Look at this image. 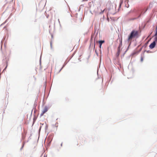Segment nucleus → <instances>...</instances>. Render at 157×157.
I'll return each instance as SVG.
<instances>
[{"label":"nucleus","mask_w":157,"mask_h":157,"mask_svg":"<svg viewBox=\"0 0 157 157\" xmlns=\"http://www.w3.org/2000/svg\"><path fill=\"white\" fill-rule=\"evenodd\" d=\"M138 31L133 30L128 36L127 40L129 42L131 43L133 38L138 37Z\"/></svg>","instance_id":"nucleus-1"},{"label":"nucleus","mask_w":157,"mask_h":157,"mask_svg":"<svg viewBox=\"0 0 157 157\" xmlns=\"http://www.w3.org/2000/svg\"><path fill=\"white\" fill-rule=\"evenodd\" d=\"M48 109V108L47 107L45 106L43 110L42 111V113L40 114V116H42L43 114L46 112Z\"/></svg>","instance_id":"nucleus-2"},{"label":"nucleus","mask_w":157,"mask_h":157,"mask_svg":"<svg viewBox=\"0 0 157 157\" xmlns=\"http://www.w3.org/2000/svg\"><path fill=\"white\" fill-rule=\"evenodd\" d=\"M156 45V43L155 41L153 42L152 43H151L150 45H149V48L151 49H152L154 48Z\"/></svg>","instance_id":"nucleus-3"},{"label":"nucleus","mask_w":157,"mask_h":157,"mask_svg":"<svg viewBox=\"0 0 157 157\" xmlns=\"http://www.w3.org/2000/svg\"><path fill=\"white\" fill-rule=\"evenodd\" d=\"M121 51V49L118 48L117 52L116 54V56L117 57L119 56Z\"/></svg>","instance_id":"nucleus-4"},{"label":"nucleus","mask_w":157,"mask_h":157,"mask_svg":"<svg viewBox=\"0 0 157 157\" xmlns=\"http://www.w3.org/2000/svg\"><path fill=\"white\" fill-rule=\"evenodd\" d=\"M105 41L104 40H100L99 41V47L100 48H101V45L102 43H104Z\"/></svg>","instance_id":"nucleus-5"},{"label":"nucleus","mask_w":157,"mask_h":157,"mask_svg":"<svg viewBox=\"0 0 157 157\" xmlns=\"http://www.w3.org/2000/svg\"><path fill=\"white\" fill-rule=\"evenodd\" d=\"M156 33L155 35V41L157 40V28H156Z\"/></svg>","instance_id":"nucleus-6"},{"label":"nucleus","mask_w":157,"mask_h":157,"mask_svg":"<svg viewBox=\"0 0 157 157\" xmlns=\"http://www.w3.org/2000/svg\"><path fill=\"white\" fill-rule=\"evenodd\" d=\"M121 46H122V40H120V43L119 44V46H118V48L121 49Z\"/></svg>","instance_id":"nucleus-7"},{"label":"nucleus","mask_w":157,"mask_h":157,"mask_svg":"<svg viewBox=\"0 0 157 157\" xmlns=\"http://www.w3.org/2000/svg\"><path fill=\"white\" fill-rule=\"evenodd\" d=\"M143 60V57H141V62H142Z\"/></svg>","instance_id":"nucleus-8"},{"label":"nucleus","mask_w":157,"mask_h":157,"mask_svg":"<svg viewBox=\"0 0 157 157\" xmlns=\"http://www.w3.org/2000/svg\"><path fill=\"white\" fill-rule=\"evenodd\" d=\"M50 45H51V47L52 48V41H51V42H50Z\"/></svg>","instance_id":"nucleus-9"},{"label":"nucleus","mask_w":157,"mask_h":157,"mask_svg":"<svg viewBox=\"0 0 157 157\" xmlns=\"http://www.w3.org/2000/svg\"><path fill=\"white\" fill-rule=\"evenodd\" d=\"M105 10V9L104 10H103V11H102V13H103L104 12Z\"/></svg>","instance_id":"nucleus-10"},{"label":"nucleus","mask_w":157,"mask_h":157,"mask_svg":"<svg viewBox=\"0 0 157 157\" xmlns=\"http://www.w3.org/2000/svg\"><path fill=\"white\" fill-rule=\"evenodd\" d=\"M62 144H61V146H62Z\"/></svg>","instance_id":"nucleus-11"},{"label":"nucleus","mask_w":157,"mask_h":157,"mask_svg":"<svg viewBox=\"0 0 157 157\" xmlns=\"http://www.w3.org/2000/svg\"><path fill=\"white\" fill-rule=\"evenodd\" d=\"M135 19V18H133V20H134V19Z\"/></svg>","instance_id":"nucleus-12"},{"label":"nucleus","mask_w":157,"mask_h":157,"mask_svg":"<svg viewBox=\"0 0 157 157\" xmlns=\"http://www.w3.org/2000/svg\"><path fill=\"white\" fill-rule=\"evenodd\" d=\"M94 47H95V45L94 44Z\"/></svg>","instance_id":"nucleus-13"}]
</instances>
